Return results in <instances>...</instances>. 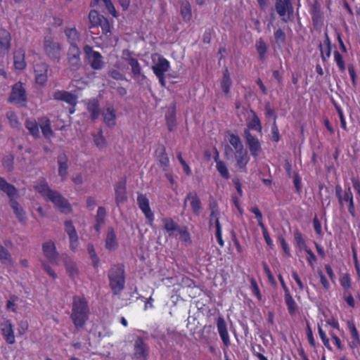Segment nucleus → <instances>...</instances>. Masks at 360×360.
Wrapping results in <instances>:
<instances>
[{"instance_id":"1","label":"nucleus","mask_w":360,"mask_h":360,"mask_svg":"<svg viewBox=\"0 0 360 360\" xmlns=\"http://www.w3.org/2000/svg\"><path fill=\"white\" fill-rule=\"evenodd\" d=\"M34 188L46 201L52 202L61 212L68 214L72 212L69 202L60 193L51 190L44 179H40Z\"/></svg>"},{"instance_id":"2","label":"nucleus","mask_w":360,"mask_h":360,"mask_svg":"<svg viewBox=\"0 0 360 360\" xmlns=\"http://www.w3.org/2000/svg\"><path fill=\"white\" fill-rule=\"evenodd\" d=\"M89 316L88 301L84 296L75 295L72 297L70 319L77 329L82 328Z\"/></svg>"},{"instance_id":"3","label":"nucleus","mask_w":360,"mask_h":360,"mask_svg":"<svg viewBox=\"0 0 360 360\" xmlns=\"http://www.w3.org/2000/svg\"><path fill=\"white\" fill-rule=\"evenodd\" d=\"M0 190L8 196L9 205L18 221L21 223H25L27 220L25 212L15 198L18 195L17 188L0 176Z\"/></svg>"},{"instance_id":"4","label":"nucleus","mask_w":360,"mask_h":360,"mask_svg":"<svg viewBox=\"0 0 360 360\" xmlns=\"http://www.w3.org/2000/svg\"><path fill=\"white\" fill-rule=\"evenodd\" d=\"M109 286L115 295L121 294L125 285V269L123 264H113L108 273Z\"/></svg>"},{"instance_id":"5","label":"nucleus","mask_w":360,"mask_h":360,"mask_svg":"<svg viewBox=\"0 0 360 360\" xmlns=\"http://www.w3.org/2000/svg\"><path fill=\"white\" fill-rule=\"evenodd\" d=\"M335 196L338 203L341 207H347L349 215L352 219L357 218L356 206L354 203V195L352 192L350 186L342 189L340 184H337L335 187Z\"/></svg>"},{"instance_id":"6","label":"nucleus","mask_w":360,"mask_h":360,"mask_svg":"<svg viewBox=\"0 0 360 360\" xmlns=\"http://www.w3.org/2000/svg\"><path fill=\"white\" fill-rule=\"evenodd\" d=\"M43 44L44 53L49 59L59 62L61 58V45L51 36L44 37Z\"/></svg>"},{"instance_id":"7","label":"nucleus","mask_w":360,"mask_h":360,"mask_svg":"<svg viewBox=\"0 0 360 360\" xmlns=\"http://www.w3.org/2000/svg\"><path fill=\"white\" fill-rule=\"evenodd\" d=\"M346 329L349 333L348 347L354 353L360 349V333L353 319L346 321Z\"/></svg>"},{"instance_id":"8","label":"nucleus","mask_w":360,"mask_h":360,"mask_svg":"<svg viewBox=\"0 0 360 360\" xmlns=\"http://www.w3.org/2000/svg\"><path fill=\"white\" fill-rule=\"evenodd\" d=\"M84 52L92 70H101L104 68L105 62L103 56L98 51H94L92 46L86 45L84 47Z\"/></svg>"},{"instance_id":"9","label":"nucleus","mask_w":360,"mask_h":360,"mask_svg":"<svg viewBox=\"0 0 360 360\" xmlns=\"http://www.w3.org/2000/svg\"><path fill=\"white\" fill-rule=\"evenodd\" d=\"M8 101L9 103L15 105H26L27 92L21 82H16L12 86Z\"/></svg>"},{"instance_id":"10","label":"nucleus","mask_w":360,"mask_h":360,"mask_svg":"<svg viewBox=\"0 0 360 360\" xmlns=\"http://www.w3.org/2000/svg\"><path fill=\"white\" fill-rule=\"evenodd\" d=\"M150 347L144 338L139 336L134 341L133 358L136 360H148Z\"/></svg>"},{"instance_id":"11","label":"nucleus","mask_w":360,"mask_h":360,"mask_svg":"<svg viewBox=\"0 0 360 360\" xmlns=\"http://www.w3.org/2000/svg\"><path fill=\"white\" fill-rule=\"evenodd\" d=\"M275 9L283 22L291 20L294 9L290 0H276Z\"/></svg>"},{"instance_id":"12","label":"nucleus","mask_w":360,"mask_h":360,"mask_svg":"<svg viewBox=\"0 0 360 360\" xmlns=\"http://www.w3.org/2000/svg\"><path fill=\"white\" fill-rule=\"evenodd\" d=\"M243 136L250 155L253 158H257L262 150V143L256 135L248 131V130H244Z\"/></svg>"},{"instance_id":"13","label":"nucleus","mask_w":360,"mask_h":360,"mask_svg":"<svg viewBox=\"0 0 360 360\" xmlns=\"http://www.w3.org/2000/svg\"><path fill=\"white\" fill-rule=\"evenodd\" d=\"M137 204L139 205V209L144 214V216L147 219L148 223L150 225H152L155 220V217L153 212H152L150 207L149 200L147 198V197L143 194H139L137 196Z\"/></svg>"},{"instance_id":"14","label":"nucleus","mask_w":360,"mask_h":360,"mask_svg":"<svg viewBox=\"0 0 360 360\" xmlns=\"http://www.w3.org/2000/svg\"><path fill=\"white\" fill-rule=\"evenodd\" d=\"M42 251L44 255L50 263L53 264H57L58 253L54 242L49 240L44 243L42 244Z\"/></svg>"},{"instance_id":"15","label":"nucleus","mask_w":360,"mask_h":360,"mask_svg":"<svg viewBox=\"0 0 360 360\" xmlns=\"http://www.w3.org/2000/svg\"><path fill=\"white\" fill-rule=\"evenodd\" d=\"M217 328L219 337L225 347L228 348L231 345L230 337L227 329L226 323L222 316H219L216 321Z\"/></svg>"},{"instance_id":"16","label":"nucleus","mask_w":360,"mask_h":360,"mask_svg":"<svg viewBox=\"0 0 360 360\" xmlns=\"http://www.w3.org/2000/svg\"><path fill=\"white\" fill-rule=\"evenodd\" d=\"M49 65L46 63H38L34 67L35 82L40 86H44L48 80Z\"/></svg>"},{"instance_id":"17","label":"nucleus","mask_w":360,"mask_h":360,"mask_svg":"<svg viewBox=\"0 0 360 360\" xmlns=\"http://www.w3.org/2000/svg\"><path fill=\"white\" fill-rule=\"evenodd\" d=\"M69 68L71 71H77L81 67L80 50L79 48H69L68 53Z\"/></svg>"},{"instance_id":"18","label":"nucleus","mask_w":360,"mask_h":360,"mask_svg":"<svg viewBox=\"0 0 360 360\" xmlns=\"http://www.w3.org/2000/svg\"><path fill=\"white\" fill-rule=\"evenodd\" d=\"M309 13L311 16V20L314 27L321 26L323 23V15L321 12V5L315 0L313 4L310 5Z\"/></svg>"},{"instance_id":"19","label":"nucleus","mask_w":360,"mask_h":360,"mask_svg":"<svg viewBox=\"0 0 360 360\" xmlns=\"http://www.w3.org/2000/svg\"><path fill=\"white\" fill-rule=\"evenodd\" d=\"M102 115L103 122L107 127L113 128L116 125V112L112 105L107 104Z\"/></svg>"},{"instance_id":"20","label":"nucleus","mask_w":360,"mask_h":360,"mask_svg":"<svg viewBox=\"0 0 360 360\" xmlns=\"http://www.w3.org/2000/svg\"><path fill=\"white\" fill-rule=\"evenodd\" d=\"M1 330L2 335L5 341L9 344L13 345L15 343V335L13 326L10 320H5L4 323L1 324Z\"/></svg>"},{"instance_id":"21","label":"nucleus","mask_w":360,"mask_h":360,"mask_svg":"<svg viewBox=\"0 0 360 360\" xmlns=\"http://www.w3.org/2000/svg\"><path fill=\"white\" fill-rule=\"evenodd\" d=\"M187 200L190 201V205L193 213L195 215L198 216L202 210V203L197 193L195 192H189L187 193L184 200V205H186Z\"/></svg>"},{"instance_id":"22","label":"nucleus","mask_w":360,"mask_h":360,"mask_svg":"<svg viewBox=\"0 0 360 360\" xmlns=\"http://www.w3.org/2000/svg\"><path fill=\"white\" fill-rule=\"evenodd\" d=\"M115 202L117 205L127 201L126 181H118L115 186Z\"/></svg>"},{"instance_id":"23","label":"nucleus","mask_w":360,"mask_h":360,"mask_svg":"<svg viewBox=\"0 0 360 360\" xmlns=\"http://www.w3.org/2000/svg\"><path fill=\"white\" fill-rule=\"evenodd\" d=\"M64 33L70 45V48H79L78 43L80 41V34L76 27H66L64 30Z\"/></svg>"},{"instance_id":"24","label":"nucleus","mask_w":360,"mask_h":360,"mask_svg":"<svg viewBox=\"0 0 360 360\" xmlns=\"http://www.w3.org/2000/svg\"><path fill=\"white\" fill-rule=\"evenodd\" d=\"M151 68L156 76H159V75H165V72H167L170 68V63L165 57L159 56L158 63L153 65Z\"/></svg>"},{"instance_id":"25","label":"nucleus","mask_w":360,"mask_h":360,"mask_svg":"<svg viewBox=\"0 0 360 360\" xmlns=\"http://www.w3.org/2000/svg\"><path fill=\"white\" fill-rule=\"evenodd\" d=\"M53 97L55 100L65 101L70 105H75L77 103L76 96L66 91H56L53 93Z\"/></svg>"},{"instance_id":"26","label":"nucleus","mask_w":360,"mask_h":360,"mask_svg":"<svg viewBox=\"0 0 360 360\" xmlns=\"http://www.w3.org/2000/svg\"><path fill=\"white\" fill-rule=\"evenodd\" d=\"M156 158L160 163V165L164 172H167L169 169V159L166 153L165 146L158 148L155 150Z\"/></svg>"},{"instance_id":"27","label":"nucleus","mask_w":360,"mask_h":360,"mask_svg":"<svg viewBox=\"0 0 360 360\" xmlns=\"http://www.w3.org/2000/svg\"><path fill=\"white\" fill-rule=\"evenodd\" d=\"M236 166L240 169H245L250 160L248 151L245 149L237 150L234 152Z\"/></svg>"},{"instance_id":"28","label":"nucleus","mask_w":360,"mask_h":360,"mask_svg":"<svg viewBox=\"0 0 360 360\" xmlns=\"http://www.w3.org/2000/svg\"><path fill=\"white\" fill-rule=\"evenodd\" d=\"M38 122L43 136L46 139H51L53 136V131L51 128V122L49 118L45 116L38 117Z\"/></svg>"},{"instance_id":"29","label":"nucleus","mask_w":360,"mask_h":360,"mask_svg":"<svg viewBox=\"0 0 360 360\" xmlns=\"http://www.w3.org/2000/svg\"><path fill=\"white\" fill-rule=\"evenodd\" d=\"M25 51L23 49L16 50L13 53V65L15 69L22 70L26 68Z\"/></svg>"},{"instance_id":"30","label":"nucleus","mask_w":360,"mask_h":360,"mask_svg":"<svg viewBox=\"0 0 360 360\" xmlns=\"http://www.w3.org/2000/svg\"><path fill=\"white\" fill-rule=\"evenodd\" d=\"M39 125L38 121L33 117L27 118L25 122V128L34 139H37L40 136Z\"/></svg>"},{"instance_id":"31","label":"nucleus","mask_w":360,"mask_h":360,"mask_svg":"<svg viewBox=\"0 0 360 360\" xmlns=\"http://www.w3.org/2000/svg\"><path fill=\"white\" fill-rule=\"evenodd\" d=\"M11 46V36L4 28H0V49L8 52Z\"/></svg>"},{"instance_id":"32","label":"nucleus","mask_w":360,"mask_h":360,"mask_svg":"<svg viewBox=\"0 0 360 360\" xmlns=\"http://www.w3.org/2000/svg\"><path fill=\"white\" fill-rule=\"evenodd\" d=\"M251 113L252 114V118L248 122L247 128L244 130H248L250 132L254 130L262 134V125L257 114L254 110H251Z\"/></svg>"},{"instance_id":"33","label":"nucleus","mask_w":360,"mask_h":360,"mask_svg":"<svg viewBox=\"0 0 360 360\" xmlns=\"http://www.w3.org/2000/svg\"><path fill=\"white\" fill-rule=\"evenodd\" d=\"M58 175L61 181H64L68 176V158L65 154H61L58 157Z\"/></svg>"},{"instance_id":"34","label":"nucleus","mask_w":360,"mask_h":360,"mask_svg":"<svg viewBox=\"0 0 360 360\" xmlns=\"http://www.w3.org/2000/svg\"><path fill=\"white\" fill-rule=\"evenodd\" d=\"M105 247L108 250H115L118 247L116 234L112 227L108 229Z\"/></svg>"},{"instance_id":"35","label":"nucleus","mask_w":360,"mask_h":360,"mask_svg":"<svg viewBox=\"0 0 360 360\" xmlns=\"http://www.w3.org/2000/svg\"><path fill=\"white\" fill-rule=\"evenodd\" d=\"M219 214L220 212L217 208V206L211 207V213L209 217V228L214 225L215 230L222 229L221 225L219 222Z\"/></svg>"},{"instance_id":"36","label":"nucleus","mask_w":360,"mask_h":360,"mask_svg":"<svg viewBox=\"0 0 360 360\" xmlns=\"http://www.w3.org/2000/svg\"><path fill=\"white\" fill-rule=\"evenodd\" d=\"M180 13L184 22H188L192 19L191 6L188 1H180Z\"/></svg>"},{"instance_id":"37","label":"nucleus","mask_w":360,"mask_h":360,"mask_svg":"<svg viewBox=\"0 0 360 360\" xmlns=\"http://www.w3.org/2000/svg\"><path fill=\"white\" fill-rule=\"evenodd\" d=\"M214 161L216 162V169L219 173L220 176L226 180L229 179L231 176L229 169L225 162L219 159V154L217 151L216 153V156L214 157Z\"/></svg>"},{"instance_id":"38","label":"nucleus","mask_w":360,"mask_h":360,"mask_svg":"<svg viewBox=\"0 0 360 360\" xmlns=\"http://www.w3.org/2000/svg\"><path fill=\"white\" fill-rule=\"evenodd\" d=\"M164 229L169 236H172L174 231H177L180 226L171 217H164L162 219Z\"/></svg>"},{"instance_id":"39","label":"nucleus","mask_w":360,"mask_h":360,"mask_svg":"<svg viewBox=\"0 0 360 360\" xmlns=\"http://www.w3.org/2000/svg\"><path fill=\"white\" fill-rule=\"evenodd\" d=\"M128 64L131 68V72L134 78H139L141 76L145 77V75L141 74V68L138 60L134 57H128L124 58Z\"/></svg>"},{"instance_id":"40","label":"nucleus","mask_w":360,"mask_h":360,"mask_svg":"<svg viewBox=\"0 0 360 360\" xmlns=\"http://www.w3.org/2000/svg\"><path fill=\"white\" fill-rule=\"evenodd\" d=\"M284 300L289 314L291 316H295L297 311V305L290 292L284 295Z\"/></svg>"},{"instance_id":"41","label":"nucleus","mask_w":360,"mask_h":360,"mask_svg":"<svg viewBox=\"0 0 360 360\" xmlns=\"http://www.w3.org/2000/svg\"><path fill=\"white\" fill-rule=\"evenodd\" d=\"M255 48L261 60H264L266 58V53L268 46L262 38H259L255 42Z\"/></svg>"},{"instance_id":"42","label":"nucleus","mask_w":360,"mask_h":360,"mask_svg":"<svg viewBox=\"0 0 360 360\" xmlns=\"http://www.w3.org/2000/svg\"><path fill=\"white\" fill-rule=\"evenodd\" d=\"M220 84L223 92L225 94H229L230 93L232 82L227 68H226L223 72V77L221 80Z\"/></svg>"},{"instance_id":"43","label":"nucleus","mask_w":360,"mask_h":360,"mask_svg":"<svg viewBox=\"0 0 360 360\" xmlns=\"http://www.w3.org/2000/svg\"><path fill=\"white\" fill-rule=\"evenodd\" d=\"M87 110L90 113L91 119L92 121H95L98 119L100 115L99 104L98 101L93 100L89 102L87 105Z\"/></svg>"},{"instance_id":"44","label":"nucleus","mask_w":360,"mask_h":360,"mask_svg":"<svg viewBox=\"0 0 360 360\" xmlns=\"http://www.w3.org/2000/svg\"><path fill=\"white\" fill-rule=\"evenodd\" d=\"M339 282L343 291L350 290L352 288V281L349 274L344 273L340 275Z\"/></svg>"},{"instance_id":"45","label":"nucleus","mask_w":360,"mask_h":360,"mask_svg":"<svg viewBox=\"0 0 360 360\" xmlns=\"http://www.w3.org/2000/svg\"><path fill=\"white\" fill-rule=\"evenodd\" d=\"M318 333L319 337L322 341L323 346L328 349L329 351H332L333 348L330 343V340L328 338L326 333L323 330L322 326L321 323L317 324Z\"/></svg>"},{"instance_id":"46","label":"nucleus","mask_w":360,"mask_h":360,"mask_svg":"<svg viewBox=\"0 0 360 360\" xmlns=\"http://www.w3.org/2000/svg\"><path fill=\"white\" fill-rule=\"evenodd\" d=\"M0 261L3 264L12 265L13 264L11 253L1 245H0Z\"/></svg>"},{"instance_id":"47","label":"nucleus","mask_w":360,"mask_h":360,"mask_svg":"<svg viewBox=\"0 0 360 360\" xmlns=\"http://www.w3.org/2000/svg\"><path fill=\"white\" fill-rule=\"evenodd\" d=\"M228 140L229 143L234 148L235 151L244 148L243 144L238 135L234 134H229Z\"/></svg>"},{"instance_id":"48","label":"nucleus","mask_w":360,"mask_h":360,"mask_svg":"<svg viewBox=\"0 0 360 360\" xmlns=\"http://www.w3.org/2000/svg\"><path fill=\"white\" fill-rule=\"evenodd\" d=\"M179 236V240L184 243L186 245H191V234L188 231V228L186 226H180L179 230L177 231Z\"/></svg>"},{"instance_id":"49","label":"nucleus","mask_w":360,"mask_h":360,"mask_svg":"<svg viewBox=\"0 0 360 360\" xmlns=\"http://www.w3.org/2000/svg\"><path fill=\"white\" fill-rule=\"evenodd\" d=\"M293 236L296 245L300 250L305 249L307 248L304 236L299 229L294 230Z\"/></svg>"},{"instance_id":"50","label":"nucleus","mask_w":360,"mask_h":360,"mask_svg":"<svg viewBox=\"0 0 360 360\" xmlns=\"http://www.w3.org/2000/svg\"><path fill=\"white\" fill-rule=\"evenodd\" d=\"M103 18H104V16L100 15L98 12L94 10H91L89 13V19L91 27H98Z\"/></svg>"},{"instance_id":"51","label":"nucleus","mask_w":360,"mask_h":360,"mask_svg":"<svg viewBox=\"0 0 360 360\" xmlns=\"http://www.w3.org/2000/svg\"><path fill=\"white\" fill-rule=\"evenodd\" d=\"M275 42L280 47L285 43L286 36L285 32L281 29L278 28L274 33Z\"/></svg>"},{"instance_id":"52","label":"nucleus","mask_w":360,"mask_h":360,"mask_svg":"<svg viewBox=\"0 0 360 360\" xmlns=\"http://www.w3.org/2000/svg\"><path fill=\"white\" fill-rule=\"evenodd\" d=\"M6 118L8 119L9 124L12 128H18L20 126L18 117L14 111L7 112Z\"/></svg>"},{"instance_id":"53","label":"nucleus","mask_w":360,"mask_h":360,"mask_svg":"<svg viewBox=\"0 0 360 360\" xmlns=\"http://www.w3.org/2000/svg\"><path fill=\"white\" fill-rule=\"evenodd\" d=\"M2 165L8 172H11L14 167V156L12 154L4 156L2 160Z\"/></svg>"},{"instance_id":"54","label":"nucleus","mask_w":360,"mask_h":360,"mask_svg":"<svg viewBox=\"0 0 360 360\" xmlns=\"http://www.w3.org/2000/svg\"><path fill=\"white\" fill-rule=\"evenodd\" d=\"M342 299L349 307L352 309H354L356 307L355 300L350 290L343 291Z\"/></svg>"},{"instance_id":"55","label":"nucleus","mask_w":360,"mask_h":360,"mask_svg":"<svg viewBox=\"0 0 360 360\" xmlns=\"http://www.w3.org/2000/svg\"><path fill=\"white\" fill-rule=\"evenodd\" d=\"M334 60L340 72H344L346 69L345 63L343 56L338 51H335L333 53Z\"/></svg>"},{"instance_id":"56","label":"nucleus","mask_w":360,"mask_h":360,"mask_svg":"<svg viewBox=\"0 0 360 360\" xmlns=\"http://www.w3.org/2000/svg\"><path fill=\"white\" fill-rule=\"evenodd\" d=\"M250 211L255 214V219H257L258 226L260 228L265 227L266 226L264 225V224L263 222V215H262V213L259 210L258 207L257 205H255V206L252 207L250 209Z\"/></svg>"},{"instance_id":"57","label":"nucleus","mask_w":360,"mask_h":360,"mask_svg":"<svg viewBox=\"0 0 360 360\" xmlns=\"http://www.w3.org/2000/svg\"><path fill=\"white\" fill-rule=\"evenodd\" d=\"M306 335H307V340H308V342H309V345L312 348H316V340L314 339V335H313V331L311 330V328L310 326V323H309V321H307V323H306Z\"/></svg>"},{"instance_id":"58","label":"nucleus","mask_w":360,"mask_h":360,"mask_svg":"<svg viewBox=\"0 0 360 360\" xmlns=\"http://www.w3.org/2000/svg\"><path fill=\"white\" fill-rule=\"evenodd\" d=\"M250 289H251L252 295H255L259 301H260L262 300V296L259 288L257 285L256 280L254 278H252L250 280Z\"/></svg>"},{"instance_id":"59","label":"nucleus","mask_w":360,"mask_h":360,"mask_svg":"<svg viewBox=\"0 0 360 360\" xmlns=\"http://www.w3.org/2000/svg\"><path fill=\"white\" fill-rule=\"evenodd\" d=\"M68 237L70 241V248L71 249V250L75 252L77 250L79 245L77 233V232L72 233L70 235H68Z\"/></svg>"},{"instance_id":"60","label":"nucleus","mask_w":360,"mask_h":360,"mask_svg":"<svg viewBox=\"0 0 360 360\" xmlns=\"http://www.w3.org/2000/svg\"><path fill=\"white\" fill-rule=\"evenodd\" d=\"M313 226H314V231H315L316 236L319 238H322L323 237L324 233L322 231V226H321V221H319L317 216H315L313 219Z\"/></svg>"},{"instance_id":"61","label":"nucleus","mask_w":360,"mask_h":360,"mask_svg":"<svg viewBox=\"0 0 360 360\" xmlns=\"http://www.w3.org/2000/svg\"><path fill=\"white\" fill-rule=\"evenodd\" d=\"M106 210L104 207H98L96 215V223L104 224L105 222Z\"/></svg>"},{"instance_id":"62","label":"nucleus","mask_w":360,"mask_h":360,"mask_svg":"<svg viewBox=\"0 0 360 360\" xmlns=\"http://www.w3.org/2000/svg\"><path fill=\"white\" fill-rule=\"evenodd\" d=\"M94 141L96 146L99 148H103L106 145V141L103 136L102 131L101 130L98 133L94 136Z\"/></svg>"},{"instance_id":"63","label":"nucleus","mask_w":360,"mask_h":360,"mask_svg":"<svg viewBox=\"0 0 360 360\" xmlns=\"http://www.w3.org/2000/svg\"><path fill=\"white\" fill-rule=\"evenodd\" d=\"M98 26H101L102 32L104 35L108 36V34L111 33V26L110 22L105 17L101 19V22L98 24Z\"/></svg>"},{"instance_id":"64","label":"nucleus","mask_w":360,"mask_h":360,"mask_svg":"<svg viewBox=\"0 0 360 360\" xmlns=\"http://www.w3.org/2000/svg\"><path fill=\"white\" fill-rule=\"evenodd\" d=\"M351 181L356 193V199L360 202V180L357 177H352Z\"/></svg>"}]
</instances>
